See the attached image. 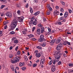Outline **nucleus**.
I'll list each match as a JSON object with an SVG mask.
<instances>
[{
    "mask_svg": "<svg viewBox=\"0 0 73 73\" xmlns=\"http://www.w3.org/2000/svg\"><path fill=\"white\" fill-rule=\"evenodd\" d=\"M18 22L17 21L14 20V22L11 23V28L9 29V31H13V30L17 26V24Z\"/></svg>",
    "mask_w": 73,
    "mask_h": 73,
    "instance_id": "nucleus-1",
    "label": "nucleus"
},
{
    "mask_svg": "<svg viewBox=\"0 0 73 73\" xmlns=\"http://www.w3.org/2000/svg\"><path fill=\"white\" fill-rule=\"evenodd\" d=\"M22 70L24 71V70H25L26 69V67H23L22 68Z\"/></svg>",
    "mask_w": 73,
    "mask_h": 73,
    "instance_id": "nucleus-29",
    "label": "nucleus"
},
{
    "mask_svg": "<svg viewBox=\"0 0 73 73\" xmlns=\"http://www.w3.org/2000/svg\"><path fill=\"white\" fill-rule=\"evenodd\" d=\"M13 55L12 54H10L9 55V57L10 58H12V57H13Z\"/></svg>",
    "mask_w": 73,
    "mask_h": 73,
    "instance_id": "nucleus-22",
    "label": "nucleus"
},
{
    "mask_svg": "<svg viewBox=\"0 0 73 73\" xmlns=\"http://www.w3.org/2000/svg\"><path fill=\"white\" fill-rule=\"evenodd\" d=\"M73 65V64L69 63V64H68V66L70 67L71 66H72Z\"/></svg>",
    "mask_w": 73,
    "mask_h": 73,
    "instance_id": "nucleus-26",
    "label": "nucleus"
},
{
    "mask_svg": "<svg viewBox=\"0 0 73 73\" xmlns=\"http://www.w3.org/2000/svg\"><path fill=\"white\" fill-rule=\"evenodd\" d=\"M22 33L23 34H24V35H26V34H27V33L24 31H22Z\"/></svg>",
    "mask_w": 73,
    "mask_h": 73,
    "instance_id": "nucleus-40",
    "label": "nucleus"
},
{
    "mask_svg": "<svg viewBox=\"0 0 73 73\" xmlns=\"http://www.w3.org/2000/svg\"><path fill=\"white\" fill-rule=\"evenodd\" d=\"M24 58L26 61H28V58H27V56H26V55H25L24 56Z\"/></svg>",
    "mask_w": 73,
    "mask_h": 73,
    "instance_id": "nucleus-19",
    "label": "nucleus"
},
{
    "mask_svg": "<svg viewBox=\"0 0 73 73\" xmlns=\"http://www.w3.org/2000/svg\"><path fill=\"white\" fill-rule=\"evenodd\" d=\"M54 15H59V12L57 11L56 13H54Z\"/></svg>",
    "mask_w": 73,
    "mask_h": 73,
    "instance_id": "nucleus-21",
    "label": "nucleus"
},
{
    "mask_svg": "<svg viewBox=\"0 0 73 73\" xmlns=\"http://www.w3.org/2000/svg\"><path fill=\"white\" fill-rule=\"evenodd\" d=\"M53 63V60H51L48 63V64L50 65Z\"/></svg>",
    "mask_w": 73,
    "mask_h": 73,
    "instance_id": "nucleus-15",
    "label": "nucleus"
},
{
    "mask_svg": "<svg viewBox=\"0 0 73 73\" xmlns=\"http://www.w3.org/2000/svg\"><path fill=\"white\" fill-rule=\"evenodd\" d=\"M16 6L17 8H20V5L18 4H17L16 5Z\"/></svg>",
    "mask_w": 73,
    "mask_h": 73,
    "instance_id": "nucleus-35",
    "label": "nucleus"
},
{
    "mask_svg": "<svg viewBox=\"0 0 73 73\" xmlns=\"http://www.w3.org/2000/svg\"><path fill=\"white\" fill-rule=\"evenodd\" d=\"M51 70L53 72H54L56 70V66L53 65L51 68Z\"/></svg>",
    "mask_w": 73,
    "mask_h": 73,
    "instance_id": "nucleus-8",
    "label": "nucleus"
},
{
    "mask_svg": "<svg viewBox=\"0 0 73 73\" xmlns=\"http://www.w3.org/2000/svg\"><path fill=\"white\" fill-rule=\"evenodd\" d=\"M37 48H38V49H42V48L40 46H37Z\"/></svg>",
    "mask_w": 73,
    "mask_h": 73,
    "instance_id": "nucleus-30",
    "label": "nucleus"
},
{
    "mask_svg": "<svg viewBox=\"0 0 73 73\" xmlns=\"http://www.w3.org/2000/svg\"><path fill=\"white\" fill-rule=\"evenodd\" d=\"M66 43H67V44H68V45H70V42H67Z\"/></svg>",
    "mask_w": 73,
    "mask_h": 73,
    "instance_id": "nucleus-55",
    "label": "nucleus"
},
{
    "mask_svg": "<svg viewBox=\"0 0 73 73\" xmlns=\"http://www.w3.org/2000/svg\"><path fill=\"white\" fill-rule=\"evenodd\" d=\"M48 9H49V10L50 11H52V9L50 7H48Z\"/></svg>",
    "mask_w": 73,
    "mask_h": 73,
    "instance_id": "nucleus-25",
    "label": "nucleus"
},
{
    "mask_svg": "<svg viewBox=\"0 0 73 73\" xmlns=\"http://www.w3.org/2000/svg\"><path fill=\"white\" fill-rule=\"evenodd\" d=\"M50 11H49L48 10L46 13V15H50Z\"/></svg>",
    "mask_w": 73,
    "mask_h": 73,
    "instance_id": "nucleus-18",
    "label": "nucleus"
},
{
    "mask_svg": "<svg viewBox=\"0 0 73 73\" xmlns=\"http://www.w3.org/2000/svg\"><path fill=\"white\" fill-rule=\"evenodd\" d=\"M4 23H4V25H7V22H5Z\"/></svg>",
    "mask_w": 73,
    "mask_h": 73,
    "instance_id": "nucleus-60",
    "label": "nucleus"
},
{
    "mask_svg": "<svg viewBox=\"0 0 73 73\" xmlns=\"http://www.w3.org/2000/svg\"><path fill=\"white\" fill-rule=\"evenodd\" d=\"M41 45L42 46H45V44H44V43H43L42 45Z\"/></svg>",
    "mask_w": 73,
    "mask_h": 73,
    "instance_id": "nucleus-58",
    "label": "nucleus"
},
{
    "mask_svg": "<svg viewBox=\"0 0 73 73\" xmlns=\"http://www.w3.org/2000/svg\"><path fill=\"white\" fill-rule=\"evenodd\" d=\"M40 11H37L36 12V13H35L34 14V15H35V16H37L38 15L40 14Z\"/></svg>",
    "mask_w": 73,
    "mask_h": 73,
    "instance_id": "nucleus-12",
    "label": "nucleus"
},
{
    "mask_svg": "<svg viewBox=\"0 0 73 73\" xmlns=\"http://www.w3.org/2000/svg\"><path fill=\"white\" fill-rule=\"evenodd\" d=\"M35 29H36V28H35V27H33V29H32V31L33 32H34Z\"/></svg>",
    "mask_w": 73,
    "mask_h": 73,
    "instance_id": "nucleus-38",
    "label": "nucleus"
},
{
    "mask_svg": "<svg viewBox=\"0 0 73 73\" xmlns=\"http://www.w3.org/2000/svg\"><path fill=\"white\" fill-rule=\"evenodd\" d=\"M58 39L61 40V37H59L58 38Z\"/></svg>",
    "mask_w": 73,
    "mask_h": 73,
    "instance_id": "nucleus-62",
    "label": "nucleus"
},
{
    "mask_svg": "<svg viewBox=\"0 0 73 73\" xmlns=\"http://www.w3.org/2000/svg\"><path fill=\"white\" fill-rule=\"evenodd\" d=\"M33 67H36V66H37V64L36 63H35L34 64H33Z\"/></svg>",
    "mask_w": 73,
    "mask_h": 73,
    "instance_id": "nucleus-31",
    "label": "nucleus"
},
{
    "mask_svg": "<svg viewBox=\"0 0 73 73\" xmlns=\"http://www.w3.org/2000/svg\"><path fill=\"white\" fill-rule=\"evenodd\" d=\"M68 11L70 13H72V10L71 9H68Z\"/></svg>",
    "mask_w": 73,
    "mask_h": 73,
    "instance_id": "nucleus-47",
    "label": "nucleus"
},
{
    "mask_svg": "<svg viewBox=\"0 0 73 73\" xmlns=\"http://www.w3.org/2000/svg\"><path fill=\"white\" fill-rule=\"evenodd\" d=\"M5 5H2L1 6V8H4V7H5Z\"/></svg>",
    "mask_w": 73,
    "mask_h": 73,
    "instance_id": "nucleus-51",
    "label": "nucleus"
},
{
    "mask_svg": "<svg viewBox=\"0 0 73 73\" xmlns=\"http://www.w3.org/2000/svg\"><path fill=\"white\" fill-rule=\"evenodd\" d=\"M16 69L17 70H19V68L18 67H16Z\"/></svg>",
    "mask_w": 73,
    "mask_h": 73,
    "instance_id": "nucleus-63",
    "label": "nucleus"
},
{
    "mask_svg": "<svg viewBox=\"0 0 73 73\" xmlns=\"http://www.w3.org/2000/svg\"><path fill=\"white\" fill-rule=\"evenodd\" d=\"M60 3L62 5H65V3L62 1H60Z\"/></svg>",
    "mask_w": 73,
    "mask_h": 73,
    "instance_id": "nucleus-24",
    "label": "nucleus"
},
{
    "mask_svg": "<svg viewBox=\"0 0 73 73\" xmlns=\"http://www.w3.org/2000/svg\"><path fill=\"white\" fill-rule=\"evenodd\" d=\"M17 58H18L17 56V57H15V58H13V60H17Z\"/></svg>",
    "mask_w": 73,
    "mask_h": 73,
    "instance_id": "nucleus-44",
    "label": "nucleus"
},
{
    "mask_svg": "<svg viewBox=\"0 0 73 73\" xmlns=\"http://www.w3.org/2000/svg\"><path fill=\"white\" fill-rule=\"evenodd\" d=\"M1 1H3V2H5V3H7V1L6 0H0Z\"/></svg>",
    "mask_w": 73,
    "mask_h": 73,
    "instance_id": "nucleus-43",
    "label": "nucleus"
},
{
    "mask_svg": "<svg viewBox=\"0 0 73 73\" xmlns=\"http://www.w3.org/2000/svg\"><path fill=\"white\" fill-rule=\"evenodd\" d=\"M58 65H60V64H61V61H59L58 62Z\"/></svg>",
    "mask_w": 73,
    "mask_h": 73,
    "instance_id": "nucleus-34",
    "label": "nucleus"
},
{
    "mask_svg": "<svg viewBox=\"0 0 73 73\" xmlns=\"http://www.w3.org/2000/svg\"><path fill=\"white\" fill-rule=\"evenodd\" d=\"M17 55H19V54H20V51H18L17 52Z\"/></svg>",
    "mask_w": 73,
    "mask_h": 73,
    "instance_id": "nucleus-39",
    "label": "nucleus"
},
{
    "mask_svg": "<svg viewBox=\"0 0 73 73\" xmlns=\"http://www.w3.org/2000/svg\"><path fill=\"white\" fill-rule=\"evenodd\" d=\"M68 16V13L67 11H66L64 15V18H66Z\"/></svg>",
    "mask_w": 73,
    "mask_h": 73,
    "instance_id": "nucleus-10",
    "label": "nucleus"
},
{
    "mask_svg": "<svg viewBox=\"0 0 73 73\" xmlns=\"http://www.w3.org/2000/svg\"><path fill=\"white\" fill-rule=\"evenodd\" d=\"M10 34H11V35H14V34L15 33V32L12 31L10 32Z\"/></svg>",
    "mask_w": 73,
    "mask_h": 73,
    "instance_id": "nucleus-28",
    "label": "nucleus"
},
{
    "mask_svg": "<svg viewBox=\"0 0 73 73\" xmlns=\"http://www.w3.org/2000/svg\"><path fill=\"white\" fill-rule=\"evenodd\" d=\"M6 16H7V17H12V15L11 13L9 12H7L6 14Z\"/></svg>",
    "mask_w": 73,
    "mask_h": 73,
    "instance_id": "nucleus-6",
    "label": "nucleus"
},
{
    "mask_svg": "<svg viewBox=\"0 0 73 73\" xmlns=\"http://www.w3.org/2000/svg\"><path fill=\"white\" fill-rule=\"evenodd\" d=\"M40 61L42 64H44V62H45V58H44L43 59H42L40 60Z\"/></svg>",
    "mask_w": 73,
    "mask_h": 73,
    "instance_id": "nucleus-11",
    "label": "nucleus"
},
{
    "mask_svg": "<svg viewBox=\"0 0 73 73\" xmlns=\"http://www.w3.org/2000/svg\"><path fill=\"white\" fill-rule=\"evenodd\" d=\"M19 46H17L16 47V48H15V50L16 51H17V50L18 49H19Z\"/></svg>",
    "mask_w": 73,
    "mask_h": 73,
    "instance_id": "nucleus-46",
    "label": "nucleus"
},
{
    "mask_svg": "<svg viewBox=\"0 0 73 73\" xmlns=\"http://www.w3.org/2000/svg\"><path fill=\"white\" fill-rule=\"evenodd\" d=\"M34 36V35L32 34H30L29 35V38H32V37H33Z\"/></svg>",
    "mask_w": 73,
    "mask_h": 73,
    "instance_id": "nucleus-20",
    "label": "nucleus"
},
{
    "mask_svg": "<svg viewBox=\"0 0 73 73\" xmlns=\"http://www.w3.org/2000/svg\"><path fill=\"white\" fill-rule=\"evenodd\" d=\"M17 13L18 15H20V11L18 10L17 11Z\"/></svg>",
    "mask_w": 73,
    "mask_h": 73,
    "instance_id": "nucleus-41",
    "label": "nucleus"
},
{
    "mask_svg": "<svg viewBox=\"0 0 73 73\" xmlns=\"http://www.w3.org/2000/svg\"><path fill=\"white\" fill-rule=\"evenodd\" d=\"M7 25H6L4 26V28L5 29H7Z\"/></svg>",
    "mask_w": 73,
    "mask_h": 73,
    "instance_id": "nucleus-54",
    "label": "nucleus"
},
{
    "mask_svg": "<svg viewBox=\"0 0 73 73\" xmlns=\"http://www.w3.org/2000/svg\"><path fill=\"white\" fill-rule=\"evenodd\" d=\"M36 56L37 57H40V56H41V55L39 53H36Z\"/></svg>",
    "mask_w": 73,
    "mask_h": 73,
    "instance_id": "nucleus-13",
    "label": "nucleus"
},
{
    "mask_svg": "<svg viewBox=\"0 0 73 73\" xmlns=\"http://www.w3.org/2000/svg\"><path fill=\"white\" fill-rule=\"evenodd\" d=\"M38 26L39 27H40V28H41L42 27V25H41V24H38Z\"/></svg>",
    "mask_w": 73,
    "mask_h": 73,
    "instance_id": "nucleus-32",
    "label": "nucleus"
},
{
    "mask_svg": "<svg viewBox=\"0 0 73 73\" xmlns=\"http://www.w3.org/2000/svg\"><path fill=\"white\" fill-rule=\"evenodd\" d=\"M38 52V50H35V53H36V54H37V53H37Z\"/></svg>",
    "mask_w": 73,
    "mask_h": 73,
    "instance_id": "nucleus-59",
    "label": "nucleus"
},
{
    "mask_svg": "<svg viewBox=\"0 0 73 73\" xmlns=\"http://www.w3.org/2000/svg\"><path fill=\"white\" fill-rule=\"evenodd\" d=\"M23 65H24V64H23L22 63H20L19 64V66H23Z\"/></svg>",
    "mask_w": 73,
    "mask_h": 73,
    "instance_id": "nucleus-33",
    "label": "nucleus"
},
{
    "mask_svg": "<svg viewBox=\"0 0 73 73\" xmlns=\"http://www.w3.org/2000/svg\"><path fill=\"white\" fill-rule=\"evenodd\" d=\"M17 60H11V62L12 63V64H13V63H15V62H19V60L20 59V57L17 56Z\"/></svg>",
    "mask_w": 73,
    "mask_h": 73,
    "instance_id": "nucleus-3",
    "label": "nucleus"
},
{
    "mask_svg": "<svg viewBox=\"0 0 73 73\" xmlns=\"http://www.w3.org/2000/svg\"><path fill=\"white\" fill-rule=\"evenodd\" d=\"M29 6V5H28V3L27 4V5H26V8H28Z\"/></svg>",
    "mask_w": 73,
    "mask_h": 73,
    "instance_id": "nucleus-52",
    "label": "nucleus"
},
{
    "mask_svg": "<svg viewBox=\"0 0 73 73\" xmlns=\"http://www.w3.org/2000/svg\"><path fill=\"white\" fill-rule=\"evenodd\" d=\"M40 62V60H38L37 61H36V63H38V62Z\"/></svg>",
    "mask_w": 73,
    "mask_h": 73,
    "instance_id": "nucleus-56",
    "label": "nucleus"
},
{
    "mask_svg": "<svg viewBox=\"0 0 73 73\" xmlns=\"http://www.w3.org/2000/svg\"><path fill=\"white\" fill-rule=\"evenodd\" d=\"M56 9H58V8H59L58 6H56Z\"/></svg>",
    "mask_w": 73,
    "mask_h": 73,
    "instance_id": "nucleus-61",
    "label": "nucleus"
},
{
    "mask_svg": "<svg viewBox=\"0 0 73 73\" xmlns=\"http://www.w3.org/2000/svg\"><path fill=\"white\" fill-rule=\"evenodd\" d=\"M41 29L43 31H44V27H41Z\"/></svg>",
    "mask_w": 73,
    "mask_h": 73,
    "instance_id": "nucleus-45",
    "label": "nucleus"
},
{
    "mask_svg": "<svg viewBox=\"0 0 73 73\" xmlns=\"http://www.w3.org/2000/svg\"><path fill=\"white\" fill-rule=\"evenodd\" d=\"M9 49L10 50H12L13 49V47L12 46H11L10 47Z\"/></svg>",
    "mask_w": 73,
    "mask_h": 73,
    "instance_id": "nucleus-53",
    "label": "nucleus"
},
{
    "mask_svg": "<svg viewBox=\"0 0 73 73\" xmlns=\"http://www.w3.org/2000/svg\"><path fill=\"white\" fill-rule=\"evenodd\" d=\"M48 29L49 32H51V29H50V28L49 27H48Z\"/></svg>",
    "mask_w": 73,
    "mask_h": 73,
    "instance_id": "nucleus-36",
    "label": "nucleus"
},
{
    "mask_svg": "<svg viewBox=\"0 0 73 73\" xmlns=\"http://www.w3.org/2000/svg\"><path fill=\"white\" fill-rule=\"evenodd\" d=\"M60 41H61V40H60L59 39H58V40L57 41V43H59V42H60Z\"/></svg>",
    "mask_w": 73,
    "mask_h": 73,
    "instance_id": "nucleus-42",
    "label": "nucleus"
},
{
    "mask_svg": "<svg viewBox=\"0 0 73 73\" xmlns=\"http://www.w3.org/2000/svg\"><path fill=\"white\" fill-rule=\"evenodd\" d=\"M56 41H57V40H56V39H53V40H52V41H50V44H51V45H53V43H54V42H56Z\"/></svg>",
    "mask_w": 73,
    "mask_h": 73,
    "instance_id": "nucleus-7",
    "label": "nucleus"
},
{
    "mask_svg": "<svg viewBox=\"0 0 73 73\" xmlns=\"http://www.w3.org/2000/svg\"><path fill=\"white\" fill-rule=\"evenodd\" d=\"M33 24L35 25L37 24V20H35L33 22Z\"/></svg>",
    "mask_w": 73,
    "mask_h": 73,
    "instance_id": "nucleus-16",
    "label": "nucleus"
},
{
    "mask_svg": "<svg viewBox=\"0 0 73 73\" xmlns=\"http://www.w3.org/2000/svg\"><path fill=\"white\" fill-rule=\"evenodd\" d=\"M34 20V17H33L32 18H31V21H33Z\"/></svg>",
    "mask_w": 73,
    "mask_h": 73,
    "instance_id": "nucleus-49",
    "label": "nucleus"
},
{
    "mask_svg": "<svg viewBox=\"0 0 73 73\" xmlns=\"http://www.w3.org/2000/svg\"><path fill=\"white\" fill-rule=\"evenodd\" d=\"M60 11L62 12H64V9L62 8H61L60 9Z\"/></svg>",
    "mask_w": 73,
    "mask_h": 73,
    "instance_id": "nucleus-48",
    "label": "nucleus"
},
{
    "mask_svg": "<svg viewBox=\"0 0 73 73\" xmlns=\"http://www.w3.org/2000/svg\"><path fill=\"white\" fill-rule=\"evenodd\" d=\"M33 21H30L29 22V23L30 24H33Z\"/></svg>",
    "mask_w": 73,
    "mask_h": 73,
    "instance_id": "nucleus-27",
    "label": "nucleus"
},
{
    "mask_svg": "<svg viewBox=\"0 0 73 73\" xmlns=\"http://www.w3.org/2000/svg\"><path fill=\"white\" fill-rule=\"evenodd\" d=\"M38 41L39 42H41L43 41H45L46 39L44 38V36L43 35H41L40 36V38L38 39Z\"/></svg>",
    "mask_w": 73,
    "mask_h": 73,
    "instance_id": "nucleus-2",
    "label": "nucleus"
},
{
    "mask_svg": "<svg viewBox=\"0 0 73 73\" xmlns=\"http://www.w3.org/2000/svg\"><path fill=\"white\" fill-rule=\"evenodd\" d=\"M61 58V57L60 56H57V57L56 58L57 59H58V60H60V58Z\"/></svg>",
    "mask_w": 73,
    "mask_h": 73,
    "instance_id": "nucleus-23",
    "label": "nucleus"
},
{
    "mask_svg": "<svg viewBox=\"0 0 73 73\" xmlns=\"http://www.w3.org/2000/svg\"><path fill=\"white\" fill-rule=\"evenodd\" d=\"M53 64L54 65H55L56 64V60H53Z\"/></svg>",
    "mask_w": 73,
    "mask_h": 73,
    "instance_id": "nucleus-37",
    "label": "nucleus"
},
{
    "mask_svg": "<svg viewBox=\"0 0 73 73\" xmlns=\"http://www.w3.org/2000/svg\"><path fill=\"white\" fill-rule=\"evenodd\" d=\"M36 32L37 34H40V28L38 29L37 30Z\"/></svg>",
    "mask_w": 73,
    "mask_h": 73,
    "instance_id": "nucleus-14",
    "label": "nucleus"
},
{
    "mask_svg": "<svg viewBox=\"0 0 73 73\" xmlns=\"http://www.w3.org/2000/svg\"><path fill=\"white\" fill-rule=\"evenodd\" d=\"M30 12L31 13H33V9L32 8L30 7Z\"/></svg>",
    "mask_w": 73,
    "mask_h": 73,
    "instance_id": "nucleus-17",
    "label": "nucleus"
},
{
    "mask_svg": "<svg viewBox=\"0 0 73 73\" xmlns=\"http://www.w3.org/2000/svg\"><path fill=\"white\" fill-rule=\"evenodd\" d=\"M18 21L19 22H23V19H24V18L22 16L21 17H18Z\"/></svg>",
    "mask_w": 73,
    "mask_h": 73,
    "instance_id": "nucleus-5",
    "label": "nucleus"
},
{
    "mask_svg": "<svg viewBox=\"0 0 73 73\" xmlns=\"http://www.w3.org/2000/svg\"><path fill=\"white\" fill-rule=\"evenodd\" d=\"M32 40H33V41H36V39L34 38H32Z\"/></svg>",
    "mask_w": 73,
    "mask_h": 73,
    "instance_id": "nucleus-50",
    "label": "nucleus"
},
{
    "mask_svg": "<svg viewBox=\"0 0 73 73\" xmlns=\"http://www.w3.org/2000/svg\"><path fill=\"white\" fill-rule=\"evenodd\" d=\"M62 44H58V46H57L56 48V49L57 50H60V49H61V47H62Z\"/></svg>",
    "mask_w": 73,
    "mask_h": 73,
    "instance_id": "nucleus-4",
    "label": "nucleus"
},
{
    "mask_svg": "<svg viewBox=\"0 0 73 73\" xmlns=\"http://www.w3.org/2000/svg\"><path fill=\"white\" fill-rule=\"evenodd\" d=\"M34 1L35 3H37L38 1H37V0H34Z\"/></svg>",
    "mask_w": 73,
    "mask_h": 73,
    "instance_id": "nucleus-57",
    "label": "nucleus"
},
{
    "mask_svg": "<svg viewBox=\"0 0 73 73\" xmlns=\"http://www.w3.org/2000/svg\"><path fill=\"white\" fill-rule=\"evenodd\" d=\"M15 38H13L12 40H14V42L15 44H17L19 42V41L18 40H15Z\"/></svg>",
    "mask_w": 73,
    "mask_h": 73,
    "instance_id": "nucleus-9",
    "label": "nucleus"
},
{
    "mask_svg": "<svg viewBox=\"0 0 73 73\" xmlns=\"http://www.w3.org/2000/svg\"><path fill=\"white\" fill-rule=\"evenodd\" d=\"M59 25H61V23L60 22H59L58 23Z\"/></svg>",
    "mask_w": 73,
    "mask_h": 73,
    "instance_id": "nucleus-64",
    "label": "nucleus"
}]
</instances>
